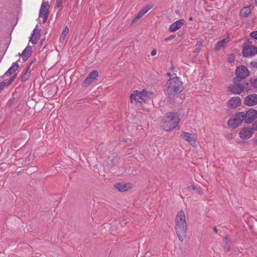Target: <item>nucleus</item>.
Masks as SVG:
<instances>
[{"instance_id":"ddd939ff","label":"nucleus","mask_w":257,"mask_h":257,"mask_svg":"<svg viewBox=\"0 0 257 257\" xmlns=\"http://www.w3.org/2000/svg\"><path fill=\"white\" fill-rule=\"evenodd\" d=\"M244 104L247 106H253L257 104V94H252L247 96L244 100Z\"/></svg>"},{"instance_id":"9d476101","label":"nucleus","mask_w":257,"mask_h":257,"mask_svg":"<svg viewBox=\"0 0 257 257\" xmlns=\"http://www.w3.org/2000/svg\"><path fill=\"white\" fill-rule=\"evenodd\" d=\"M98 76V72L96 70H94L90 73L87 77L83 80L82 82L83 86H88L93 82Z\"/></svg>"},{"instance_id":"ea45409f","label":"nucleus","mask_w":257,"mask_h":257,"mask_svg":"<svg viewBox=\"0 0 257 257\" xmlns=\"http://www.w3.org/2000/svg\"><path fill=\"white\" fill-rule=\"evenodd\" d=\"M157 53V51L155 49H154L153 50H152V51L151 52V55L152 56H155Z\"/></svg>"},{"instance_id":"f257e3e1","label":"nucleus","mask_w":257,"mask_h":257,"mask_svg":"<svg viewBox=\"0 0 257 257\" xmlns=\"http://www.w3.org/2000/svg\"><path fill=\"white\" fill-rule=\"evenodd\" d=\"M154 95V93L147 91L145 89L143 90L142 91L136 90L131 94L130 97V101L131 103L135 102V103L146 102L153 98Z\"/></svg>"},{"instance_id":"58836bf2","label":"nucleus","mask_w":257,"mask_h":257,"mask_svg":"<svg viewBox=\"0 0 257 257\" xmlns=\"http://www.w3.org/2000/svg\"><path fill=\"white\" fill-rule=\"evenodd\" d=\"M251 64L253 67L257 68V61L251 62Z\"/></svg>"},{"instance_id":"e433bc0d","label":"nucleus","mask_w":257,"mask_h":257,"mask_svg":"<svg viewBox=\"0 0 257 257\" xmlns=\"http://www.w3.org/2000/svg\"><path fill=\"white\" fill-rule=\"evenodd\" d=\"M62 4V0H56V5L55 8H59Z\"/></svg>"},{"instance_id":"c9c22d12","label":"nucleus","mask_w":257,"mask_h":257,"mask_svg":"<svg viewBox=\"0 0 257 257\" xmlns=\"http://www.w3.org/2000/svg\"><path fill=\"white\" fill-rule=\"evenodd\" d=\"M250 36L254 39L257 40V31L251 32Z\"/></svg>"},{"instance_id":"4c0bfd02","label":"nucleus","mask_w":257,"mask_h":257,"mask_svg":"<svg viewBox=\"0 0 257 257\" xmlns=\"http://www.w3.org/2000/svg\"><path fill=\"white\" fill-rule=\"evenodd\" d=\"M6 85V83L5 82H2L0 83V90H1Z\"/></svg>"},{"instance_id":"5701e85b","label":"nucleus","mask_w":257,"mask_h":257,"mask_svg":"<svg viewBox=\"0 0 257 257\" xmlns=\"http://www.w3.org/2000/svg\"><path fill=\"white\" fill-rule=\"evenodd\" d=\"M242 79L235 77L234 78V84L238 87H241V89L243 90L244 89V81Z\"/></svg>"},{"instance_id":"cd10ccee","label":"nucleus","mask_w":257,"mask_h":257,"mask_svg":"<svg viewBox=\"0 0 257 257\" xmlns=\"http://www.w3.org/2000/svg\"><path fill=\"white\" fill-rule=\"evenodd\" d=\"M17 76V74H14L9 80L8 82H7V86H9L12 84V83L15 80Z\"/></svg>"},{"instance_id":"37998d69","label":"nucleus","mask_w":257,"mask_h":257,"mask_svg":"<svg viewBox=\"0 0 257 257\" xmlns=\"http://www.w3.org/2000/svg\"><path fill=\"white\" fill-rule=\"evenodd\" d=\"M213 230H214V231L216 233H217V232H218V231H217V228H216V227H213Z\"/></svg>"},{"instance_id":"f704fd0d","label":"nucleus","mask_w":257,"mask_h":257,"mask_svg":"<svg viewBox=\"0 0 257 257\" xmlns=\"http://www.w3.org/2000/svg\"><path fill=\"white\" fill-rule=\"evenodd\" d=\"M176 36L175 35H172L170 36V37H167L165 39V41L166 42H169L171 41L172 40L174 39L175 38Z\"/></svg>"},{"instance_id":"393cba45","label":"nucleus","mask_w":257,"mask_h":257,"mask_svg":"<svg viewBox=\"0 0 257 257\" xmlns=\"http://www.w3.org/2000/svg\"><path fill=\"white\" fill-rule=\"evenodd\" d=\"M68 32H69L68 28L67 26H66L64 28V30H63V32H62V33L60 35V37L59 38V40L60 42H63L64 40L66 35L68 33Z\"/></svg>"},{"instance_id":"09e8293b","label":"nucleus","mask_w":257,"mask_h":257,"mask_svg":"<svg viewBox=\"0 0 257 257\" xmlns=\"http://www.w3.org/2000/svg\"><path fill=\"white\" fill-rule=\"evenodd\" d=\"M179 121H180V119L178 118V121H177L178 123H179Z\"/></svg>"},{"instance_id":"0eeeda50","label":"nucleus","mask_w":257,"mask_h":257,"mask_svg":"<svg viewBox=\"0 0 257 257\" xmlns=\"http://www.w3.org/2000/svg\"><path fill=\"white\" fill-rule=\"evenodd\" d=\"M257 117V111L254 109L248 110L244 113L243 119L246 123H251Z\"/></svg>"},{"instance_id":"2eb2a0df","label":"nucleus","mask_w":257,"mask_h":257,"mask_svg":"<svg viewBox=\"0 0 257 257\" xmlns=\"http://www.w3.org/2000/svg\"><path fill=\"white\" fill-rule=\"evenodd\" d=\"M152 8V6H147L143 8L138 13L132 21V23H135L137 22L139 19L143 17Z\"/></svg>"},{"instance_id":"c03bdc74","label":"nucleus","mask_w":257,"mask_h":257,"mask_svg":"<svg viewBox=\"0 0 257 257\" xmlns=\"http://www.w3.org/2000/svg\"><path fill=\"white\" fill-rule=\"evenodd\" d=\"M35 61H35V59H34L33 61H32V62H31V63L30 64V65H29V66H30H30H31V65L33 63H34Z\"/></svg>"},{"instance_id":"bb28decb","label":"nucleus","mask_w":257,"mask_h":257,"mask_svg":"<svg viewBox=\"0 0 257 257\" xmlns=\"http://www.w3.org/2000/svg\"><path fill=\"white\" fill-rule=\"evenodd\" d=\"M184 89L182 82L180 80V78L178 77V92H182Z\"/></svg>"},{"instance_id":"c85d7f7f","label":"nucleus","mask_w":257,"mask_h":257,"mask_svg":"<svg viewBox=\"0 0 257 257\" xmlns=\"http://www.w3.org/2000/svg\"><path fill=\"white\" fill-rule=\"evenodd\" d=\"M17 76V74H14L9 80L8 82H7V86H9L12 84V83L15 80Z\"/></svg>"},{"instance_id":"a19ab883","label":"nucleus","mask_w":257,"mask_h":257,"mask_svg":"<svg viewBox=\"0 0 257 257\" xmlns=\"http://www.w3.org/2000/svg\"><path fill=\"white\" fill-rule=\"evenodd\" d=\"M183 34V32L180 31L178 32V36H182Z\"/></svg>"},{"instance_id":"f03ea898","label":"nucleus","mask_w":257,"mask_h":257,"mask_svg":"<svg viewBox=\"0 0 257 257\" xmlns=\"http://www.w3.org/2000/svg\"><path fill=\"white\" fill-rule=\"evenodd\" d=\"M162 125L166 131H170L177 126V114L167 113L162 119Z\"/></svg>"},{"instance_id":"4468645a","label":"nucleus","mask_w":257,"mask_h":257,"mask_svg":"<svg viewBox=\"0 0 257 257\" xmlns=\"http://www.w3.org/2000/svg\"><path fill=\"white\" fill-rule=\"evenodd\" d=\"M241 99L238 97H233L227 102L228 107L231 108H236L240 105Z\"/></svg>"},{"instance_id":"49530a36","label":"nucleus","mask_w":257,"mask_h":257,"mask_svg":"<svg viewBox=\"0 0 257 257\" xmlns=\"http://www.w3.org/2000/svg\"><path fill=\"white\" fill-rule=\"evenodd\" d=\"M182 95L181 94V96H180V97H181V99H183V98H184V96H183V97H182Z\"/></svg>"},{"instance_id":"dca6fc26","label":"nucleus","mask_w":257,"mask_h":257,"mask_svg":"<svg viewBox=\"0 0 257 257\" xmlns=\"http://www.w3.org/2000/svg\"><path fill=\"white\" fill-rule=\"evenodd\" d=\"M114 186L116 189L121 192L126 191L132 187L131 184L124 183H115Z\"/></svg>"},{"instance_id":"2f4dec72","label":"nucleus","mask_w":257,"mask_h":257,"mask_svg":"<svg viewBox=\"0 0 257 257\" xmlns=\"http://www.w3.org/2000/svg\"><path fill=\"white\" fill-rule=\"evenodd\" d=\"M177 30V21L173 23L170 26V31L173 32Z\"/></svg>"},{"instance_id":"aec40b11","label":"nucleus","mask_w":257,"mask_h":257,"mask_svg":"<svg viewBox=\"0 0 257 257\" xmlns=\"http://www.w3.org/2000/svg\"><path fill=\"white\" fill-rule=\"evenodd\" d=\"M252 7L250 6L243 8L240 12V16L242 17H247L251 13Z\"/></svg>"},{"instance_id":"603ef678","label":"nucleus","mask_w":257,"mask_h":257,"mask_svg":"<svg viewBox=\"0 0 257 257\" xmlns=\"http://www.w3.org/2000/svg\"><path fill=\"white\" fill-rule=\"evenodd\" d=\"M11 257H13V256H11Z\"/></svg>"},{"instance_id":"b1692460","label":"nucleus","mask_w":257,"mask_h":257,"mask_svg":"<svg viewBox=\"0 0 257 257\" xmlns=\"http://www.w3.org/2000/svg\"><path fill=\"white\" fill-rule=\"evenodd\" d=\"M31 72V70L30 68V66H28L27 70L25 71L24 73L22 75L21 77V81L22 82L26 81L30 77Z\"/></svg>"},{"instance_id":"39448f33","label":"nucleus","mask_w":257,"mask_h":257,"mask_svg":"<svg viewBox=\"0 0 257 257\" xmlns=\"http://www.w3.org/2000/svg\"><path fill=\"white\" fill-rule=\"evenodd\" d=\"M244 112H240L235 114L233 117L228 119L227 123L230 127L235 128L241 124L243 119Z\"/></svg>"},{"instance_id":"de8ad7c7","label":"nucleus","mask_w":257,"mask_h":257,"mask_svg":"<svg viewBox=\"0 0 257 257\" xmlns=\"http://www.w3.org/2000/svg\"><path fill=\"white\" fill-rule=\"evenodd\" d=\"M192 20V17H190V18H189V20H190V21H191V20Z\"/></svg>"},{"instance_id":"7ed1b4c3","label":"nucleus","mask_w":257,"mask_h":257,"mask_svg":"<svg viewBox=\"0 0 257 257\" xmlns=\"http://www.w3.org/2000/svg\"><path fill=\"white\" fill-rule=\"evenodd\" d=\"M187 225L185 215L184 212L181 210L178 212V237L181 241H183L186 236Z\"/></svg>"},{"instance_id":"20e7f679","label":"nucleus","mask_w":257,"mask_h":257,"mask_svg":"<svg viewBox=\"0 0 257 257\" xmlns=\"http://www.w3.org/2000/svg\"><path fill=\"white\" fill-rule=\"evenodd\" d=\"M167 93L169 97V101L171 103H175L177 96V76L171 78L168 81Z\"/></svg>"},{"instance_id":"a18cd8bd","label":"nucleus","mask_w":257,"mask_h":257,"mask_svg":"<svg viewBox=\"0 0 257 257\" xmlns=\"http://www.w3.org/2000/svg\"><path fill=\"white\" fill-rule=\"evenodd\" d=\"M228 61H229V62L231 63L232 62H233V60H231V59H229V60H228Z\"/></svg>"},{"instance_id":"7c9ffc66","label":"nucleus","mask_w":257,"mask_h":257,"mask_svg":"<svg viewBox=\"0 0 257 257\" xmlns=\"http://www.w3.org/2000/svg\"><path fill=\"white\" fill-rule=\"evenodd\" d=\"M17 76V74H14L9 80L8 82H7V86H9L12 84V83L15 80Z\"/></svg>"},{"instance_id":"473e14b6","label":"nucleus","mask_w":257,"mask_h":257,"mask_svg":"<svg viewBox=\"0 0 257 257\" xmlns=\"http://www.w3.org/2000/svg\"><path fill=\"white\" fill-rule=\"evenodd\" d=\"M250 83L254 87H257V77L251 79Z\"/></svg>"},{"instance_id":"6ab92c4d","label":"nucleus","mask_w":257,"mask_h":257,"mask_svg":"<svg viewBox=\"0 0 257 257\" xmlns=\"http://www.w3.org/2000/svg\"><path fill=\"white\" fill-rule=\"evenodd\" d=\"M31 48L29 46H27L23 51L22 53V57L24 61H26L28 60L29 57L31 56L32 53Z\"/></svg>"},{"instance_id":"79ce46f5","label":"nucleus","mask_w":257,"mask_h":257,"mask_svg":"<svg viewBox=\"0 0 257 257\" xmlns=\"http://www.w3.org/2000/svg\"><path fill=\"white\" fill-rule=\"evenodd\" d=\"M252 126H253L254 129L257 131V123H254L252 124Z\"/></svg>"},{"instance_id":"c756f323","label":"nucleus","mask_w":257,"mask_h":257,"mask_svg":"<svg viewBox=\"0 0 257 257\" xmlns=\"http://www.w3.org/2000/svg\"><path fill=\"white\" fill-rule=\"evenodd\" d=\"M17 76V74H14L9 80L8 82H7V86H9L12 84V83L15 80Z\"/></svg>"},{"instance_id":"72a5a7b5","label":"nucleus","mask_w":257,"mask_h":257,"mask_svg":"<svg viewBox=\"0 0 257 257\" xmlns=\"http://www.w3.org/2000/svg\"><path fill=\"white\" fill-rule=\"evenodd\" d=\"M184 20L183 19H180L178 20V30L181 27V26L184 24Z\"/></svg>"},{"instance_id":"3c124183","label":"nucleus","mask_w":257,"mask_h":257,"mask_svg":"<svg viewBox=\"0 0 257 257\" xmlns=\"http://www.w3.org/2000/svg\"><path fill=\"white\" fill-rule=\"evenodd\" d=\"M256 4H257V0H255Z\"/></svg>"},{"instance_id":"9b49d317","label":"nucleus","mask_w":257,"mask_h":257,"mask_svg":"<svg viewBox=\"0 0 257 257\" xmlns=\"http://www.w3.org/2000/svg\"><path fill=\"white\" fill-rule=\"evenodd\" d=\"M180 137L189 142L192 146L196 145L195 141L196 138L193 134L188 132H182L180 135Z\"/></svg>"},{"instance_id":"f3484780","label":"nucleus","mask_w":257,"mask_h":257,"mask_svg":"<svg viewBox=\"0 0 257 257\" xmlns=\"http://www.w3.org/2000/svg\"><path fill=\"white\" fill-rule=\"evenodd\" d=\"M40 36V30L35 28L33 31L32 37L30 39V42L33 44H36L39 39Z\"/></svg>"},{"instance_id":"a878e982","label":"nucleus","mask_w":257,"mask_h":257,"mask_svg":"<svg viewBox=\"0 0 257 257\" xmlns=\"http://www.w3.org/2000/svg\"><path fill=\"white\" fill-rule=\"evenodd\" d=\"M223 242L224 243V248L225 250L228 251L229 249V240L228 238H225L223 240Z\"/></svg>"},{"instance_id":"a211bd4d","label":"nucleus","mask_w":257,"mask_h":257,"mask_svg":"<svg viewBox=\"0 0 257 257\" xmlns=\"http://www.w3.org/2000/svg\"><path fill=\"white\" fill-rule=\"evenodd\" d=\"M19 65L17 62L14 63L13 65L5 72L2 76L3 78H5V76H10L15 72L19 68Z\"/></svg>"},{"instance_id":"f8f14e48","label":"nucleus","mask_w":257,"mask_h":257,"mask_svg":"<svg viewBox=\"0 0 257 257\" xmlns=\"http://www.w3.org/2000/svg\"><path fill=\"white\" fill-rule=\"evenodd\" d=\"M253 134L252 130L250 127H244L239 133V137L243 140L250 138Z\"/></svg>"},{"instance_id":"4be33fe9","label":"nucleus","mask_w":257,"mask_h":257,"mask_svg":"<svg viewBox=\"0 0 257 257\" xmlns=\"http://www.w3.org/2000/svg\"><path fill=\"white\" fill-rule=\"evenodd\" d=\"M228 91L233 94H239L243 90L241 89V87H238L234 84L229 86Z\"/></svg>"},{"instance_id":"6e6552de","label":"nucleus","mask_w":257,"mask_h":257,"mask_svg":"<svg viewBox=\"0 0 257 257\" xmlns=\"http://www.w3.org/2000/svg\"><path fill=\"white\" fill-rule=\"evenodd\" d=\"M242 53L244 57H252L257 54V48L254 46L247 45L243 49Z\"/></svg>"},{"instance_id":"8fccbe9b","label":"nucleus","mask_w":257,"mask_h":257,"mask_svg":"<svg viewBox=\"0 0 257 257\" xmlns=\"http://www.w3.org/2000/svg\"><path fill=\"white\" fill-rule=\"evenodd\" d=\"M167 74H168V75H170V73L168 72V73H167Z\"/></svg>"},{"instance_id":"1a4fd4ad","label":"nucleus","mask_w":257,"mask_h":257,"mask_svg":"<svg viewBox=\"0 0 257 257\" xmlns=\"http://www.w3.org/2000/svg\"><path fill=\"white\" fill-rule=\"evenodd\" d=\"M249 73L248 69L245 66H238L236 69V77H237L244 79L248 75Z\"/></svg>"},{"instance_id":"423d86ee","label":"nucleus","mask_w":257,"mask_h":257,"mask_svg":"<svg viewBox=\"0 0 257 257\" xmlns=\"http://www.w3.org/2000/svg\"><path fill=\"white\" fill-rule=\"evenodd\" d=\"M49 4L48 2H43L41 5L39 15V19H43V23H45L47 20L49 15Z\"/></svg>"},{"instance_id":"412c9836","label":"nucleus","mask_w":257,"mask_h":257,"mask_svg":"<svg viewBox=\"0 0 257 257\" xmlns=\"http://www.w3.org/2000/svg\"><path fill=\"white\" fill-rule=\"evenodd\" d=\"M228 42V41L225 39L217 42L215 45V50L216 51H219L222 48H224Z\"/></svg>"}]
</instances>
